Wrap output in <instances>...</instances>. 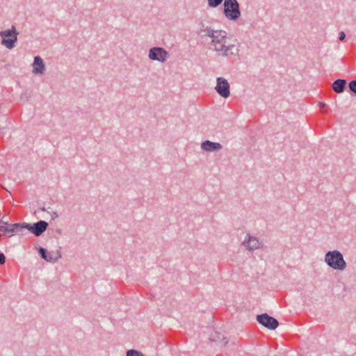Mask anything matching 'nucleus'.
<instances>
[{"mask_svg": "<svg viewBox=\"0 0 356 356\" xmlns=\"http://www.w3.org/2000/svg\"><path fill=\"white\" fill-rule=\"evenodd\" d=\"M207 35L211 38V46L212 49L222 56H230L234 54L238 49L233 44L227 41V33L224 31L208 30Z\"/></svg>", "mask_w": 356, "mask_h": 356, "instance_id": "f257e3e1", "label": "nucleus"}, {"mask_svg": "<svg viewBox=\"0 0 356 356\" xmlns=\"http://www.w3.org/2000/svg\"><path fill=\"white\" fill-rule=\"evenodd\" d=\"M325 261L331 268L343 270L346 267V263L343 255L337 250L330 251L325 254Z\"/></svg>", "mask_w": 356, "mask_h": 356, "instance_id": "f03ea898", "label": "nucleus"}, {"mask_svg": "<svg viewBox=\"0 0 356 356\" xmlns=\"http://www.w3.org/2000/svg\"><path fill=\"white\" fill-rule=\"evenodd\" d=\"M17 35L18 32L14 26H12L11 29L0 31L1 44L9 49H13L17 40Z\"/></svg>", "mask_w": 356, "mask_h": 356, "instance_id": "7ed1b4c3", "label": "nucleus"}, {"mask_svg": "<svg viewBox=\"0 0 356 356\" xmlns=\"http://www.w3.org/2000/svg\"><path fill=\"white\" fill-rule=\"evenodd\" d=\"M224 13L225 16L231 20L237 19L240 15L239 4L236 0H225Z\"/></svg>", "mask_w": 356, "mask_h": 356, "instance_id": "20e7f679", "label": "nucleus"}, {"mask_svg": "<svg viewBox=\"0 0 356 356\" xmlns=\"http://www.w3.org/2000/svg\"><path fill=\"white\" fill-rule=\"evenodd\" d=\"M48 227V223L44 220H40L35 223L27 224L22 223L21 226V229L26 228L31 233H33L35 236H39L43 232H44Z\"/></svg>", "mask_w": 356, "mask_h": 356, "instance_id": "39448f33", "label": "nucleus"}, {"mask_svg": "<svg viewBox=\"0 0 356 356\" xmlns=\"http://www.w3.org/2000/svg\"><path fill=\"white\" fill-rule=\"evenodd\" d=\"M257 320L260 324L270 330L276 329L279 325L278 321L275 318L270 316L267 314L258 315Z\"/></svg>", "mask_w": 356, "mask_h": 356, "instance_id": "423d86ee", "label": "nucleus"}, {"mask_svg": "<svg viewBox=\"0 0 356 356\" xmlns=\"http://www.w3.org/2000/svg\"><path fill=\"white\" fill-rule=\"evenodd\" d=\"M168 56V51L162 47H153L150 49L149 51V58L151 60H158L162 63L166 60Z\"/></svg>", "mask_w": 356, "mask_h": 356, "instance_id": "0eeeda50", "label": "nucleus"}, {"mask_svg": "<svg viewBox=\"0 0 356 356\" xmlns=\"http://www.w3.org/2000/svg\"><path fill=\"white\" fill-rule=\"evenodd\" d=\"M216 81L217 83L215 89L217 92L224 98L228 97L230 95L229 84L228 81L222 77H218Z\"/></svg>", "mask_w": 356, "mask_h": 356, "instance_id": "6e6552de", "label": "nucleus"}, {"mask_svg": "<svg viewBox=\"0 0 356 356\" xmlns=\"http://www.w3.org/2000/svg\"><path fill=\"white\" fill-rule=\"evenodd\" d=\"M21 223L8 224L3 220H0V231L4 233L7 237H10L13 233L18 229H21Z\"/></svg>", "mask_w": 356, "mask_h": 356, "instance_id": "1a4fd4ad", "label": "nucleus"}, {"mask_svg": "<svg viewBox=\"0 0 356 356\" xmlns=\"http://www.w3.org/2000/svg\"><path fill=\"white\" fill-rule=\"evenodd\" d=\"M243 244L250 251L257 250L262 247V243L258 238L251 236L249 234H248V239H245Z\"/></svg>", "mask_w": 356, "mask_h": 356, "instance_id": "9d476101", "label": "nucleus"}, {"mask_svg": "<svg viewBox=\"0 0 356 356\" xmlns=\"http://www.w3.org/2000/svg\"><path fill=\"white\" fill-rule=\"evenodd\" d=\"M33 72L35 74H42L44 71V65L40 56H35L33 64Z\"/></svg>", "mask_w": 356, "mask_h": 356, "instance_id": "9b49d317", "label": "nucleus"}, {"mask_svg": "<svg viewBox=\"0 0 356 356\" xmlns=\"http://www.w3.org/2000/svg\"><path fill=\"white\" fill-rule=\"evenodd\" d=\"M202 148L205 151H215L222 149V145L218 143H213L209 140H205L202 143Z\"/></svg>", "mask_w": 356, "mask_h": 356, "instance_id": "f8f14e48", "label": "nucleus"}, {"mask_svg": "<svg viewBox=\"0 0 356 356\" xmlns=\"http://www.w3.org/2000/svg\"><path fill=\"white\" fill-rule=\"evenodd\" d=\"M346 84L345 79H337L332 83V88L336 92L341 93L343 92Z\"/></svg>", "mask_w": 356, "mask_h": 356, "instance_id": "ddd939ff", "label": "nucleus"}, {"mask_svg": "<svg viewBox=\"0 0 356 356\" xmlns=\"http://www.w3.org/2000/svg\"><path fill=\"white\" fill-rule=\"evenodd\" d=\"M40 256L47 261H53L54 259L47 252V250L42 248H40L39 250Z\"/></svg>", "mask_w": 356, "mask_h": 356, "instance_id": "4468645a", "label": "nucleus"}, {"mask_svg": "<svg viewBox=\"0 0 356 356\" xmlns=\"http://www.w3.org/2000/svg\"><path fill=\"white\" fill-rule=\"evenodd\" d=\"M223 0H208V3L210 7L216 8L219 6Z\"/></svg>", "mask_w": 356, "mask_h": 356, "instance_id": "2eb2a0df", "label": "nucleus"}, {"mask_svg": "<svg viewBox=\"0 0 356 356\" xmlns=\"http://www.w3.org/2000/svg\"><path fill=\"white\" fill-rule=\"evenodd\" d=\"M127 356H143V354L135 350H129L127 352Z\"/></svg>", "mask_w": 356, "mask_h": 356, "instance_id": "dca6fc26", "label": "nucleus"}, {"mask_svg": "<svg viewBox=\"0 0 356 356\" xmlns=\"http://www.w3.org/2000/svg\"><path fill=\"white\" fill-rule=\"evenodd\" d=\"M350 90L356 93V80L352 81L349 83Z\"/></svg>", "mask_w": 356, "mask_h": 356, "instance_id": "f3484780", "label": "nucleus"}, {"mask_svg": "<svg viewBox=\"0 0 356 356\" xmlns=\"http://www.w3.org/2000/svg\"><path fill=\"white\" fill-rule=\"evenodd\" d=\"M6 262V257L3 253H0V265L4 264Z\"/></svg>", "mask_w": 356, "mask_h": 356, "instance_id": "a211bd4d", "label": "nucleus"}, {"mask_svg": "<svg viewBox=\"0 0 356 356\" xmlns=\"http://www.w3.org/2000/svg\"><path fill=\"white\" fill-rule=\"evenodd\" d=\"M346 37V35L344 33V32L341 31L340 33H339V40H343Z\"/></svg>", "mask_w": 356, "mask_h": 356, "instance_id": "6ab92c4d", "label": "nucleus"}, {"mask_svg": "<svg viewBox=\"0 0 356 356\" xmlns=\"http://www.w3.org/2000/svg\"><path fill=\"white\" fill-rule=\"evenodd\" d=\"M321 107L323 108L325 107V104L324 103L320 102Z\"/></svg>", "mask_w": 356, "mask_h": 356, "instance_id": "aec40b11", "label": "nucleus"}]
</instances>
